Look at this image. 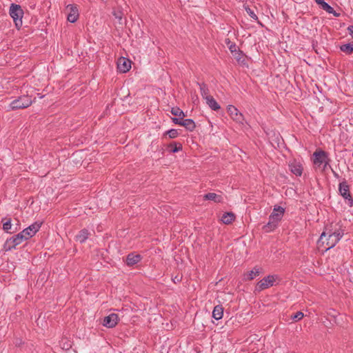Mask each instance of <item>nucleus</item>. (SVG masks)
Instances as JSON below:
<instances>
[{"instance_id": "nucleus-1", "label": "nucleus", "mask_w": 353, "mask_h": 353, "mask_svg": "<svg viewBox=\"0 0 353 353\" xmlns=\"http://www.w3.org/2000/svg\"><path fill=\"white\" fill-rule=\"evenodd\" d=\"M343 234V230L340 227L327 225L320 236L318 245L319 247L324 246V249L327 250L335 246Z\"/></svg>"}, {"instance_id": "nucleus-2", "label": "nucleus", "mask_w": 353, "mask_h": 353, "mask_svg": "<svg viewBox=\"0 0 353 353\" xmlns=\"http://www.w3.org/2000/svg\"><path fill=\"white\" fill-rule=\"evenodd\" d=\"M284 212L285 210L282 207L274 208L273 212L270 215L269 221L264 225L263 230L266 232L274 230L276 228L279 222L281 220Z\"/></svg>"}, {"instance_id": "nucleus-3", "label": "nucleus", "mask_w": 353, "mask_h": 353, "mask_svg": "<svg viewBox=\"0 0 353 353\" xmlns=\"http://www.w3.org/2000/svg\"><path fill=\"white\" fill-rule=\"evenodd\" d=\"M10 15L13 19L15 26L19 29L22 26L23 11L19 5L12 3L10 7Z\"/></svg>"}, {"instance_id": "nucleus-4", "label": "nucleus", "mask_w": 353, "mask_h": 353, "mask_svg": "<svg viewBox=\"0 0 353 353\" xmlns=\"http://www.w3.org/2000/svg\"><path fill=\"white\" fill-rule=\"evenodd\" d=\"M33 101L28 95H22L13 100L10 104V110L23 109L29 107Z\"/></svg>"}, {"instance_id": "nucleus-5", "label": "nucleus", "mask_w": 353, "mask_h": 353, "mask_svg": "<svg viewBox=\"0 0 353 353\" xmlns=\"http://www.w3.org/2000/svg\"><path fill=\"white\" fill-rule=\"evenodd\" d=\"M313 156L314 164L318 166H320L321 164H324L323 170H325L330 161L327 152L322 150H317L314 152Z\"/></svg>"}, {"instance_id": "nucleus-6", "label": "nucleus", "mask_w": 353, "mask_h": 353, "mask_svg": "<svg viewBox=\"0 0 353 353\" xmlns=\"http://www.w3.org/2000/svg\"><path fill=\"white\" fill-rule=\"evenodd\" d=\"M278 279L279 276L277 275H268L258 282L256 290L261 291L272 287Z\"/></svg>"}, {"instance_id": "nucleus-7", "label": "nucleus", "mask_w": 353, "mask_h": 353, "mask_svg": "<svg viewBox=\"0 0 353 353\" xmlns=\"http://www.w3.org/2000/svg\"><path fill=\"white\" fill-rule=\"evenodd\" d=\"M23 241H26L21 232L8 239L6 243L4 248L6 250H11L16 248L17 245L21 244Z\"/></svg>"}, {"instance_id": "nucleus-8", "label": "nucleus", "mask_w": 353, "mask_h": 353, "mask_svg": "<svg viewBox=\"0 0 353 353\" xmlns=\"http://www.w3.org/2000/svg\"><path fill=\"white\" fill-rule=\"evenodd\" d=\"M339 192L347 201V204L352 206L353 205V199L350 193V188L346 181H343L339 184Z\"/></svg>"}, {"instance_id": "nucleus-9", "label": "nucleus", "mask_w": 353, "mask_h": 353, "mask_svg": "<svg viewBox=\"0 0 353 353\" xmlns=\"http://www.w3.org/2000/svg\"><path fill=\"white\" fill-rule=\"evenodd\" d=\"M41 225V223L35 222L27 228L21 231V234L26 240L32 237L39 231Z\"/></svg>"}, {"instance_id": "nucleus-10", "label": "nucleus", "mask_w": 353, "mask_h": 353, "mask_svg": "<svg viewBox=\"0 0 353 353\" xmlns=\"http://www.w3.org/2000/svg\"><path fill=\"white\" fill-rule=\"evenodd\" d=\"M227 110L233 121L239 123H243L244 121L243 115L239 112L237 108L232 105H229Z\"/></svg>"}, {"instance_id": "nucleus-11", "label": "nucleus", "mask_w": 353, "mask_h": 353, "mask_svg": "<svg viewBox=\"0 0 353 353\" xmlns=\"http://www.w3.org/2000/svg\"><path fill=\"white\" fill-rule=\"evenodd\" d=\"M131 63L132 62L130 59L121 57L118 59L117 68L121 72H127L131 68Z\"/></svg>"}, {"instance_id": "nucleus-12", "label": "nucleus", "mask_w": 353, "mask_h": 353, "mask_svg": "<svg viewBox=\"0 0 353 353\" xmlns=\"http://www.w3.org/2000/svg\"><path fill=\"white\" fill-rule=\"evenodd\" d=\"M66 10L68 12L67 19L70 23H74L79 18V11L77 8L74 5H68L66 7Z\"/></svg>"}, {"instance_id": "nucleus-13", "label": "nucleus", "mask_w": 353, "mask_h": 353, "mask_svg": "<svg viewBox=\"0 0 353 353\" xmlns=\"http://www.w3.org/2000/svg\"><path fill=\"white\" fill-rule=\"evenodd\" d=\"M118 321V315L112 313L104 318L103 325L107 327L112 328L117 325Z\"/></svg>"}, {"instance_id": "nucleus-14", "label": "nucleus", "mask_w": 353, "mask_h": 353, "mask_svg": "<svg viewBox=\"0 0 353 353\" xmlns=\"http://www.w3.org/2000/svg\"><path fill=\"white\" fill-rule=\"evenodd\" d=\"M315 2L321 7V9L326 11L329 14H332L334 17H339L340 14L337 13L332 7L323 0H315Z\"/></svg>"}, {"instance_id": "nucleus-15", "label": "nucleus", "mask_w": 353, "mask_h": 353, "mask_svg": "<svg viewBox=\"0 0 353 353\" xmlns=\"http://www.w3.org/2000/svg\"><path fill=\"white\" fill-rule=\"evenodd\" d=\"M289 168L291 172L296 176H301L303 169L302 165L300 163L294 161L289 164Z\"/></svg>"}, {"instance_id": "nucleus-16", "label": "nucleus", "mask_w": 353, "mask_h": 353, "mask_svg": "<svg viewBox=\"0 0 353 353\" xmlns=\"http://www.w3.org/2000/svg\"><path fill=\"white\" fill-rule=\"evenodd\" d=\"M141 259V256L139 254H135L134 253H130L127 256L126 258V264L128 266H132L137 263H138Z\"/></svg>"}, {"instance_id": "nucleus-17", "label": "nucleus", "mask_w": 353, "mask_h": 353, "mask_svg": "<svg viewBox=\"0 0 353 353\" xmlns=\"http://www.w3.org/2000/svg\"><path fill=\"white\" fill-rule=\"evenodd\" d=\"M203 199L213 201L215 203H222L223 201V199L221 195L216 194L213 192H210V193L205 194L203 196Z\"/></svg>"}, {"instance_id": "nucleus-18", "label": "nucleus", "mask_w": 353, "mask_h": 353, "mask_svg": "<svg viewBox=\"0 0 353 353\" xmlns=\"http://www.w3.org/2000/svg\"><path fill=\"white\" fill-rule=\"evenodd\" d=\"M181 125L185 127L190 132H192L196 128L194 121L191 119H182Z\"/></svg>"}, {"instance_id": "nucleus-19", "label": "nucleus", "mask_w": 353, "mask_h": 353, "mask_svg": "<svg viewBox=\"0 0 353 353\" xmlns=\"http://www.w3.org/2000/svg\"><path fill=\"white\" fill-rule=\"evenodd\" d=\"M89 235L90 233L88 230L86 229H83L76 236V240L81 243H84L88 239Z\"/></svg>"}, {"instance_id": "nucleus-20", "label": "nucleus", "mask_w": 353, "mask_h": 353, "mask_svg": "<svg viewBox=\"0 0 353 353\" xmlns=\"http://www.w3.org/2000/svg\"><path fill=\"white\" fill-rule=\"evenodd\" d=\"M205 101L206 103L212 110L216 111L221 108V106L218 104L212 96L207 97Z\"/></svg>"}, {"instance_id": "nucleus-21", "label": "nucleus", "mask_w": 353, "mask_h": 353, "mask_svg": "<svg viewBox=\"0 0 353 353\" xmlns=\"http://www.w3.org/2000/svg\"><path fill=\"white\" fill-rule=\"evenodd\" d=\"M223 314V307L220 305H216L214 307V310L212 311L213 318H214L216 320H219V319H222Z\"/></svg>"}, {"instance_id": "nucleus-22", "label": "nucleus", "mask_w": 353, "mask_h": 353, "mask_svg": "<svg viewBox=\"0 0 353 353\" xmlns=\"http://www.w3.org/2000/svg\"><path fill=\"white\" fill-rule=\"evenodd\" d=\"M235 219V216L232 212L224 213L221 217V221L225 224L231 223Z\"/></svg>"}, {"instance_id": "nucleus-23", "label": "nucleus", "mask_w": 353, "mask_h": 353, "mask_svg": "<svg viewBox=\"0 0 353 353\" xmlns=\"http://www.w3.org/2000/svg\"><path fill=\"white\" fill-rule=\"evenodd\" d=\"M260 273H261V268L255 267V268H254L253 270H252L248 272L245 279L252 280L256 276H259Z\"/></svg>"}, {"instance_id": "nucleus-24", "label": "nucleus", "mask_w": 353, "mask_h": 353, "mask_svg": "<svg viewBox=\"0 0 353 353\" xmlns=\"http://www.w3.org/2000/svg\"><path fill=\"white\" fill-rule=\"evenodd\" d=\"M200 86L201 94L203 99H206L207 97H210L209 94V90L207 85L204 83H198Z\"/></svg>"}, {"instance_id": "nucleus-25", "label": "nucleus", "mask_w": 353, "mask_h": 353, "mask_svg": "<svg viewBox=\"0 0 353 353\" xmlns=\"http://www.w3.org/2000/svg\"><path fill=\"white\" fill-rule=\"evenodd\" d=\"M340 50L347 54H350L353 52V44L347 43L340 46Z\"/></svg>"}, {"instance_id": "nucleus-26", "label": "nucleus", "mask_w": 353, "mask_h": 353, "mask_svg": "<svg viewBox=\"0 0 353 353\" xmlns=\"http://www.w3.org/2000/svg\"><path fill=\"white\" fill-rule=\"evenodd\" d=\"M1 222L3 223V230L6 232H9V230L12 228L11 219L3 218Z\"/></svg>"}, {"instance_id": "nucleus-27", "label": "nucleus", "mask_w": 353, "mask_h": 353, "mask_svg": "<svg viewBox=\"0 0 353 353\" xmlns=\"http://www.w3.org/2000/svg\"><path fill=\"white\" fill-rule=\"evenodd\" d=\"M171 113L180 119H183L185 117V113L179 107H174L171 109Z\"/></svg>"}, {"instance_id": "nucleus-28", "label": "nucleus", "mask_w": 353, "mask_h": 353, "mask_svg": "<svg viewBox=\"0 0 353 353\" xmlns=\"http://www.w3.org/2000/svg\"><path fill=\"white\" fill-rule=\"evenodd\" d=\"M171 148L170 151L173 153L177 152L182 150V145L181 143H172L169 145Z\"/></svg>"}, {"instance_id": "nucleus-29", "label": "nucleus", "mask_w": 353, "mask_h": 353, "mask_svg": "<svg viewBox=\"0 0 353 353\" xmlns=\"http://www.w3.org/2000/svg\"><path fill=\"white\" fill-rule=\"evenodd\" d=\"M62 349L69 350L72 347L71 342L66 339H63L61 341Z\"/></svg>"}, {"instance_id": "nucleus-30", "label": "nucleus", "mask_w": 353, "mask_h": 353, "mask_svg": "<svg viewBox=\"0 0 353 353\" xmlns=\"http://www.w3.org/2000/svg\"><path fill=\"white\" fill-rule=\"evenodd\" d=\"M112 14L114 15V17L117 19L119 21V23H121V20L123 19V12L121 10H114L112 12Z\"/></svg>"}, {"instance_id": "nucleus-31", "label": "nucleus", "mask_w": 353, "mask_h": 353, "mask_svg": "<svg viewBox=\"0 0 353 353\" xmlns=\"http://www.w3.org/2000/svg\"><path fill=\"white\" fill-rule=\"evenodd\" d=\"M165 134L168 135L169 138L174 139L176 138L179 133L175 129H171L165 132Z\"/></svg>"}, {"instance_id": "nucleus-32", "label": "nucleus", "mask_w": 353, "mask_h": 353, "mask_svg": "<svg viewBox=\"0 0 353 353\" xmlns=\"http://www.w3.org/2000/svg\"><path fill=\"white\" fill-rule=\"evenodd\" d=\"M245 10H246L247 13L249 14V16H250L252 19H254V20H256V21H257V20H258V17L256 16V14L254 13V12L252 10H251V9H250V8H248V7H246V8H245Z\"/></svg>"}, {"instance_id": "nucleus-33", "label": "nucleus", "mask_w": 353, "mask_h": 353, "mask_svg": "<svg viewBox=\"0 0 353 353\" xmlns=\"http://www.w3.org/2000/svg\"><path fill=\"white\" fill-rule=\"evenodd\" d=\"M303 316H304V314L303 312H297L295 314H294L291 316V319L296 321H299V320L302 319Z\"/></svg>"}, {"instance_id": "nucleus-34", "label": "nucleus", "mask_w": 353, "mask_h": 353, "mask_svg": "<svg viewBox=\"0 0 353 353\" xmlns=\"http://www.w3.org/2000/svg\"><path fill=\"white\" fill-rule=\"evenodd\" d=\"M172 122H173L174 124H177V125H181V123L182 119H180L179 117V118L174 117V118H172Z\"/></svg>"}, {"instance_id": "nucleus-35", "label": "nucleus", "mask_w": 353, "mask_h": 353, "mask_svg": "<svg viewBox=\"0 0 353 353\" xmlns=\"http://www.w3.org/2000/svg\"><path fill=\"white\" fill-rule=\"evenodd\" d=\"M229 48H230V51H231L232 52H235V51L236 50V45H235V44H234V45H231V46L229 47Z\"/></svg>"}, {"instance_id": "nucleus-36", "label": "nucleus", "mask_w": 353, "mask_h": 353, "mask_svg": "<svg viewBox=\"0 0 353 353\" xmlns=\"http://www.w3.org/2000/svg\"><path fill=\"white\" fill-rule=\"evenodd\" d=\"M347 30H348L350 34H351L353 37V26H350L347 28Z\"/></svg>"}, {"instance_id": "nucleus-37", "label": "nucleus", "mask_w": 353, "mask_h": 353, "mask_svg": "<svg viewBox=\"0 0 353 353\" xmlns=\"http://www.w3.org/2000/svg\"><path fill=\"white\" fill-rule=\"evenodd\" d=\"M181 280V276H176L173 279L174 283L179 282Z\"/></svg>"}, {"instance_id": "nucleus-38", "label": "nucleus", "mask_w": 353, "mask_h": 353, "mask_svg": "<svg viewBox=\"0 0 353 353\" xmlns=\"http://www.w3.org/2000/svg\"><path fill=\"white\" fill-rule=\"evenodd\" d=\"M332 172L334 174V176L336 178H339V175L338 173H336V172H334L333 170H332Z\"/></svg>"}]
</instances>
